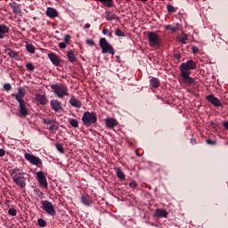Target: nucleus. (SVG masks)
Instances as JSON below:
<instances>
[{
    "label": "nucleus",
    "mask_w": 228,
    "mask_h": 228,
    "mask_svg": "<svg viewBox=\"0 0 228 228\" xmlns=\"http://www.w3.org/2000/svg\"><path fill=\"white\" fill-rule=\"evenodd\" d=\"M197 62L193 60H189L186 62H183L180 65V77H182V83L186 86H192L196 84L195 78L191 77V70L197 69Z\"/></svg>",
    "instance_id": "obj_1"
},
{
    "label": "nucleus",
    "mask_w": 228,
    "mask_h": 228,
    "mask_svg": "<svg viewBox=\"0 0 228 228\" xmlns=\"http://www.w3.org/2000/svg\"><path fill=\"white\" fill-rule=\"evenodd\" d=\"M50 88L58 99L62 100L64 97L69 96V87L64 84L56 83L50 85Z\"/></svg>",
    "instance_id": "obj_2"
},
{
    "label": "nucleus",
    "mask_w": 228,
    "mask_h": 228,
    "mask_svg": "<svg viewBox=\"0 0 228 228\" xmlns=\"http://www.w3.org/2000/svg\"><path fill=\"white\" fill-rule=\"evenodd\" d=\"M81 120L86 127H91L98 121L97 113L94 111H86L84 112Z\"/></svg>",
    "instance_id": "obj_3"
},
{
    "label": "nucleus",
    "mask_w": 228,
    "mask_h": 228,
    "mask_svg": "<svg viewBox=\"0 0 228 228\" xmlns=\"http://www.w3.org/2000/svg\"><path fill=\"white\" fill-rule=\"evenodd\" d=\"M20 169H13L12 172V181L13 183L20 186V188H25L27 185V177L25 176L26 174L24 172L15 173L19 172Z\"/></svg>",
    "instance_id": "obj_4"
},
{
    "label": "nucleus",
    "mask_w": 228,
    "mask_h": 228,
    "mask_svg": "<svg viewBox=\"0 0 228 228\" xmlns=\"http://www.w3.org/2000/svg\"><path fill=\"white\" fill-rule=\"evenodd\" d=\"M148 42L151 48L159 49L161 47V39L158 33L151 31L148 32Z\"/></svg>",
    "instance_id": "obj_5"
},
{
    "label": "nucleus",
    "mask_w": 228,
    "mask_h": 228,
    "mask_svg": "<svg viewBox=\"0 0 228 228\" xmlns=\"http://www.w3.org/2000/svg\"><path fill=\"white\" fill-rule=\"evenodd\" d=\"M99 45L100 48L102 49V53L103 54H110V55H115L116 51L113 48V46L108 42V40L105 37L100 38L99 41Z\"/></svg>",
    "instance_id": "obj_6"
},
{
    "label": "nucleus",
    "mask_w": 228,
    "mask_h": 228,
    "mask_svg": "<svg viewBox=\"0 0 228 228\" xmlns=\"http://www.w3.org/2000/svg\"><path fill=\"white\" fill-rule=\"evenodd\" d=\"M41 208L49 216H56V210L53 204L50 200H41Z\"/></svg>",
    "instance_id": "obj_7"
},
{
    "label": "nucleus",
    "mask_w": 228,
    "mask_h": 228,
    "mask_svg": "<svg viewBox=\"0 0 228 228\" xmlns=\"http://www.w3.org/2000/svg\"><path fill=\"white\" fill-rule=\"evenodd\" d=\"M24 159L37 167H40L43 165V160L39 157L35 156L31 153L26 152L24 154Z\"/></svg>",
    "instance_id": "obj_8"
},
{
    "label": "nucleus",
    "mask_w": 228,
    "mask_h": 228,
    "mask_svg": "<svg viewBox=\"0 0 228 228\" xmlns=\"http://www.w3.org/2000/svg\"><path fill=\"white\" fill-rule=\"evenodd\" d=\"M36 179L41 187L45 189L48 188V182L44 171L36 172Z\"/></svg>",
    "instance_id": "obj_9"
},
{
    "label": "nucleus",
    "mask_w": 228,
    "mask_h": 228,
    "mask_svg": "<svg viewBox=\"0 0 228 228\" xmlns=\"http://www.w3.org/2000/svg\"><path fill=\"white\" fill-rule=\"evenodd\" d=\"M12 96L15 97L18 103H23L25 102L23 98L26 96V89L24 87H19L18 93L12 94Z\"/></svg>",
    "instance_id": "obj_10"
},
{
    "label": "nucleus",
    "mask_w": 228,
    "mask_h": 228,
    "mask_svg": "<svg viewBox=\"0 0 228 228\" xmlns=\"http://www.w3.org/2000/svg\"><path fill=\"white\" fill-rule=\"evenodd\" d=\"M206 100L215 107H223L222 101L218 99L216 96H215V94L207 95Z\"/></svg>",
    "instance_id": "obj_11"
},
{
    "label": "nucleus",
    "mask_w": 228,
    "mask_h": 228,
    "mask_svg": "<svg viewBox=\"0 0 228 228\" xmlns=\"http://www.w3.org/2000/svg\"><path fill=\"white\" fill-rule=\"evenodd\" d=\"M50 106H51V109L56 113L63 111L62 102H60L59 100H51Z\"/></svg>",
    "instance_id": "obj_12"
},
{
    "label": "nucleus",
    "mask_w": 228,
    "mask_h": 228,
    "mask_svg": "<svg viewBox=\"0 0 228 228\" xmlns=\"http://www.w3.org/2000/svg\"><path fill=\"white\" fill-rule=\"evenodd\" d=\"M19 113L21 118H26L29 116V111L28 107L26 106V102L19 103Z\"/></svg>",
    "instance_id": "obj_13"
},
{
    "label": "nucleus",
    "mask_w": 228,
    "mask_h": 228,
    "mask_svg": "<svg viewBox=\"0 0 228 228\" xmlns=\"http://www.w3.org/2000/svg\"><path fill=\"white\" fill-rule=\"evenodd\" d=\"M47 56L53 66H55V67L60 66L61 59L58 57L57 54H55L54 53H50L47 54Z\"/></svg>",
    "instance_id": "obj_14"
},
{
    "label": "nucleus",
    "mask_w": 228,
    "mask_h": 228,
    "mask_svg": "<svg viewBox=\"0 0 228 228\" xmlns=\"http://www.w3.org/2000/svg\"><path fill=\"white\" fill-rule=\"evenodd\" d=\"M45 14L49 19H55L56 17H59L58 11L53 7H47Z\"/></svg>",
    "instance_id": "obj_15"
},
{
    "label": "nucleus",
    "mask_w": 228,
    "mask_h": 228,
    "mask_svg": "<svg viewBox=\"0 0 228 228\" xmlns=\"http://www.w3.org/2000/svg\"><path fill=\"white\" fill-rule=\"evenodd\" d=\"M71 107L76 109H81L82 108V102L77 99L74 95H72L69 101Z\"/></svg>",
    "instance_id": "obj_16"
},
{
    "label": "nucleus",
    "mask_w": 228,
    "mask_h": 228,
    "mask_svg": "<svg viewBox=\"0 0 228 228\" xmlns=\"http://www.w3.org/2000/svg\"><path fill=\"white\" fill-rule=\"evenodd\" d=\"M66 56L70 63L77 62V53H75L73 50H69V52H67Z\"/></svg>",
    "instance_id": "obj_17"
},
{
    "label": "nucleus",
    "mask_w": 228,
    "mask_h": 228,
    "mask_svg": "<svg viewBox=\"0 0 228 228\" xmlns=\"http://www.w3.org/2000/svg\"><path fill=\"white\" fill-rule=\"evenodd\" d=\"M36 101L42 106H45L48 103L46 95L40 94H36Z\"/></svg>",
    "instance_id": "obj_18"
},
{
    "label": "nucleus",
    "mask_w": 228,
    "mask_h": 228,
    "mask_svg": "<svg viewBox=\"0 0 228 228\" xmlns=\"http://www.w3.org/2000/svg\"><path fill=\"white\" fill-rule=\"evenodd\" d=\"M155 216L159 218H167L168 216V212L166 209L157 208L155 210Z\"/></svg>",
    "instance_id": "obj_19"
},
{
    "label": "nucleus",
    "mask_w": 228,
    "mask_h": 228,
    "mask_svg": "<svg viewBox=\"0 0 228 228\" xmlns=\"http://www.w3.org/2000/svg\"><path fill=\"white\" fill-rule=\"evenodd\" d=\"M180 24H176V25H172V24H168L165 26V29H167V31H171L172 33H178L180 31Z\"/></svg>",
    "instance_id": "obj_20"
},
{
    "label": "nucleus",
    "mask_w": 228,
    "mask_h": 228,
    "mask_svg": "<svg viewBox=\"0 0 228 228\" xmlns=\"http://www.w3.org/2000/svg\"><path fill=\"white\" fill-rule=\"evenodd\" d=\"M9 32H10V28L6 25L0 24V39H4V36L6 34H9Z\"/></svg>",
    "instance_id": "obj_21"
},
{
    "label": "nucleus",
    "mask_w": 228,
    "mask_h": 228,
    "mask_svg": "<svg viewBox=\"0 0 228 228\" xmlns=\"http://www.w3.org/2000/svg\"><path fill=\"white\" fill-rule=\"evenodd\" d=\"M150 86L153 89L160 87V80L158 77H152L150 79Z\"/></svg>",
    "instance_id": "obj_22"
},
{
    "label": "nucleus",
    "mask_w": 228,
    "mask_h": 228,
    "mask_svg": "<svg viewBox=\"0 0 228 228\" xmlns=\"http://www.w3.org/2000/svg\"><path fill=\"white\" fill-rule=\"evenodd\" d=\"M106 126H107L108 128L113 129L118 126V121L114 118H107L106 119Z\"/></svg>",
    "instance_id": "obj_23"
},
{
    "label": "nucleus",
    "mask_w": 228,
    "mask_h": 228,
    "mask_svg": "<svg viewBox=\"0 0 228 228\" xmlns=\"http://www.w3.org/2000/svg\"><path fill=\"white\" fill-rule=\"evenodd\" d=\"M81 202L86 207H90L93 204V201L90 199L89 195H82L81 196Z\"/></svg>",
    "instance_id": "obj_24"
},
{
    "label": "nucleus",
    "mask_w": 228,
    "mask_h": 228,
    "mask_svg": "<svg viewBox=\"0 0 228 228\" xmlns=\"http://www.w3.org/2000/svg\"><path fill=\"white\" fill-rule=\"evenodd\" d=\"M9 6L13 11V13H21V10L20 8V4H16L15 2L10 3Z\"/></svg>",
    "instance_id": "obj_25"
},
{
    "label": "nucleus",
    "mask_w": 228,
    "mask_h": 228,
    "mask_svg": "<svg viewBox=\"0 0 228 228\" xmlns=\"http://www.w3.org/2000/svg\"><path fill=\"white\" fill-rule=\"evenodd\" d=\"M105 19H106V20H119V18L116 14H113L110 12H105Z\"/></svg>",
    "instance_id": "obj_26"
},
{
    "label": "nucleus",
    "mask_w": 228,
    "mask_h": 228,
    "mask_svg": "<svg viewBox=\"0 0 228 228\" xmlns=\"http://www.w3.org/2000/svg\"><path fill=\"white\" fill-rule=\"evenodd\" d=\"M116 175H117V177L119 180H121V181H125L126 180V174L122 171V169L120 167L117 168Z\"/></svg>",
    "instance_id": "obj_27"
},
{
    "label": "nucleus",
    "mask_w": 228,
    "mask_h": 228,
    "mask_svg": "<svg viewBox=\"0 0 228 228\" xmlns=\"http://www.w3.org/2000/svg\"><path fill=\"white\" fill-rule=\"evenodd\" d=\"M8 53L7 55L12 58V59H15L18 60L19 58V53L12 49H7Z\"/></svg>",
    "instance_id": "obj_28"
},
{
    "label": "nucleus",
    "mask_w": 228,
    "mask_h": 228,
    "mask_svg": "<svg viewBox=\"0 0 228 228\" xmlns=\"http://www.w3.org/2000/svg\"><path fill=\"white\" fill-rule=\"evenodd\" d=\"M26 51L31 54H34L36 53V48L32 44L27 43L26 45Z\"/></svg>",
    "instance_id": "obj_29"
},
{
    "label": "nucleus",
    "mask_w": 228,
    "mask_h": 228,
    "mask_svg": "<svg viewBox=\"0 0 228 228\" xmlns=\"http://www.w3.org/2000/svg\"><path fill=\"white\" fill-rule=\"evenodd\" d=\"M68 121H69V126L71 127L78 128L79 123H78V121L77 119H75V118H69Z\"/></svg>",
    "instance_id": "obj_30"
},
{
    "label": "nucleus",
    "mask_w": 228,
    "mask_h": 228,
    "mask_svg": "<svg viewBox=\"0 0 228 228\" xmlns=\"http://www.w3.org/2000/svg\"><path fill=\"white\" fill-rule=\"evenodd\" d=\"M37 224L39 227L45 228L47 226V222L44 218H38Z\"/></svg>",
    "instance_id": "obj_31"
},
{
    "label": "nucleus",
    "mask_w": 228,
    "mask_h": 228,
    "mask_svg": "<svg viewBox=\"0 0 228 228\" xmlns=\"http://www.w3.org/2000/svg\"><path fill=\"white\" fill-rule=\"evenodd\" d=\"M115 36L118 37H126L125 32H123L120 28H116Z\"/></svg>",
    "instance_id": "obj_32"
},
{
    "label": "nucleus",
    "mask_w": 228,
    "mask_h": 228,
    "mask_svg": "<svg viewBox=\"0 0 228 228\" xmlns=\"http://www.w3.org/2000/svg\"><path fill=\"white\" fill-rule=\"evenodd\" d=\"M56 150L61 153V154H64L65 153V150L64 147L62 146V144L61 143H56L55 144Z\"/></svg>",
    "instance_id": "obj_33"
},
{
    "label": "nucleus",
    "mask_w": 228,
    "mask_h": 228,
    "mask_svg": "<svg viewBox=\"0 0 228 228\" xmlns=\"http://www.w3.org/2000/svg\"><path fill=\"white\" fill-rule=\"evenodd\" d=\"M101 3L102 6H105L106 8H111V6H113V1H102Z\"/></svg>",
    "instance_id": "obj_34"
},
{
    "label": "nucleus",
    "mask_w": 228,
    "mask_h": 228,
    "mask_svg": "<svg viewBox=\"0 0 228 228\" xmlns=\"http://www.w3.org/2000/svg\"><path fill=\"white\" fill-rule=\"evenodd\" d=\"M26 69L29 72H34L36 68L31 62H28L26 63Z\"/></svg>",
    "instance_id": "obj_35"
},
{
    "label": "nucleus",
    "mask_w": 228,
    "mask_h": 228,
    "mask_svg": "<svg viewBox=\"0 0 228 228\" xmlns=\"http://www.w3.org/2000/svg\"><path fill=\"white\" fill-rule=\"evenodd\" d=\"M8 215L11 216H17V209L14 208H10L8 209Z\"/></svg>",
    "instance_id": "obj_36"
},
{
    "label": "nucleus",
    "mask_w": 228,
    "mask_h": 228,
    "mask_svg": "<svg viewBox=\"0 0 228 228\" xmlns=\"http://www.w3.org/2000/svg\"><path fill=\"white\" fill-rule=\"evenodd\" d=\"M167 10L168 13H175V12H176V9L172 4H167Z\"/></svg>",
    "instance_id": "obj_37"
},
{
    "label": "nucleus",
    "mask_w": 228,
    "mask_h": 228,
    "mask_svg": "<svg viewBox=\"0 0 228 228\" xmlns=\"http://www.w3.org/2000/svg\"><path fill=\"white\" fill-rule=\"evenodd\" d=\"M3 88L5 92H10L12 89V85L10 83L4 84Z\"/></svg>",
    "instance_id": "obj_38"
},
{
    "label": "nucleus",
    "mask_w": 228,
    "mask_h": 228,
    "mask_svg": "<svg viewBox=\"0 0 228 228\" xmlns=\"http://www.w3.org/2000/svg\"><path fill=\"white\" fill-rule=\"evenodd\" d=\"M70 40H71V36L70 35H65V37H64L65 44L69 45L70 44Z\"/></svg>",
    "instance_id": "obj_39"
},
{
    "label": "nucleus",
    "mask_w": 228,
    "mask_h": 228,
    "mask_svg": "<svg viewBox=\"0 0 228 228\" xmlns=\"http://www.w3.org/2000/svg\"><path fill=\"white\" fill-rule=\"evenodd\" d=\"M188 40L187 36H183L180 37L179 42L183 45H186V41Z\"/></svg>",
    "instance_id": "obj_40"
},
{
    "label": "nucleus",
    "mask_w": 228,
    "mask_h": 228,
    "mask_svg": "<svg viewBox=\"0 0 228 228\" xmlns=\"http://www.w3.org/2000/svg\"><path fill=\"white\" fill-rule=\"evenodd\" d=\"M49 130L52 131V132L58 131L59 130V126L57 125H51L49 126Z\"/></svg>",
    "instance_id": "obj_41"
},
{
    "label": "nucleus",
    "mask_w": 228,
    "mask_h": 228,
    "mask_svg": "<svg viewBox=\"0 0 228 228\" xmlns=\"http://www.w3.org/2000/svg\"><path fill=\"white\" fill-rule=\"evenodd\" d=\"M210 126L215 129L217 130L219 128V123L211 121Z\"/></svg>",
    "instance_id": "obj_42"
},
{
    "label": "nucleus",
    "mask_w": 228,
    "mask_h": 228,
    "mask_svg": "<svg viewBox=\"0 0 228 228\" xmlns=\"http://www.w3.org/2000/svg\"><path fill=\"white\" fill-rule=\"evenodd\" d=\"M207 144L215 146V145L216 144V142L214 141V140L211 139V138H208V139H207Z\"/></svg>",
    "instance_id": "obj_43"
},
{
    "label": "nucleus",
    "mask_w": 228,
    "mask_h": 228,
    "mask_svg": "<svg viewBox=\"0 0 228 228\" xmlns=\"http://www.w3.org/2000/svg\"><path fill=\"white\" fill-rule=\"evenodd\" d=\"M86 44L90 45V46H94L95 45V42L93 39H86Z\"/></svg>",
    "instance_id": "obj_44"
},
{
    "label": "nucleus",
    "mask_w": 228,
    "mask_h": 228,
    "mask_svg": "<svg viewBox=\"0 0 228 228\" xmlns=\"http://www.w3.org/2000/svg\"><path fill=\"white\" fill-rule=\"evenodd\" d=\"M129 187L131 189H135L137 187V183L136 181L133 180L132 182L129 183Z\"/></svg>",
    "instance_id": "obj_45"
},
{
    "label": "nucleus",
    "mask_w": 228,
    "mask_h": 228,
    "mask_svg": "<svg viewBox=\"0 0 228 228\" xmlns=\"http://www.w3.org/2000/svg\"><path fill=\"white\" fill-rule=\"evenodd\" d=\"M59 48H60L61 50H65V49L67 48V43H65V42H61V43L59 44Z\"/></svg>",
    "instance_id": "obj_46"
},
{
    "label": "nucleus",
    "mask_w": 228,
    "mask_h": 228,
    "mask_svg": "<svg viewBox=\"0 0 228 228\" xmlns=\"http://www.w3.org/2000/svg\"><path fill=\"white\" fill-rule=\"evenodd\" d=\"M43 121H44V124L45 125H52L53 123V121L50 118H47V119L44 118Z\"/></svg>",
    "instance_id": "obj_47"
},
{
    "label": "nucleus",
    "mask_w": 228,
    "mask_h": 228,
    "mask_svg": "<svg viewBox=\"0 0 228 228\" xmlns=\"http://www.w3.org/2000/svg\"><path fill=\"white\" fill-rule=\"evenodd\" d=\"M191 51L193 54H198L200 52V49L197 46H192Z\"/></svg>",
    "instance_id": "obj_48"
},
{
    "label": "nucleus",
    "mask_w": 228,
    "mask_h": 228,
    "mask_svg": "<svg viewBox=\"0 0 228 228\" xmlns=\"http://www.w3.org/2000/svg\"><path fill=\"white\" fill-rule=\"evenodd\" d=\"M174 59H175L176 61H181L182 56L179 53H175L174 54Z\"/></svg>",
    "instance_id": "obj_49"
},
{
    "label": "nucleus",
    "mask_w": 228,
    "mask_h": 228,
    "mask_svg": "<svg viewBox=\"0 0 228 228\" xmlns=\"http://www.w3.org/2000/svg\"><path fill=\"white\" fill-rule=\"evenodd\" d=\"M191 145H197V143H198L197 139L196 138H191Z\"/></svg>",
    "instance_id": "obj_50"
},
{
    "label": "nucleus",
    "mask_w": 228,
    "mask_h": 228,
    "mask_svg": "<svg viewBox=\"0 0 228 228\" xmlns=\"http://www.w3.org/2000/svg\"><path fill=\"white\" fill-rule=\"evenodd\" d=\"M5 156V151L4 149H0V157L3 158Z\"/></svg>",
    "instance_id": "obj_51"
},
{
    "label": "nucleus",
    "mask_w": 228,
    "mask_h": 228,
    "mask_svg": "<svg viewBox=\"0 0 228 228\" xmlns=\"http://www.w3.org/2000/svg\"><path fill=\"white\" fill-rule=\"evenodd\" d=\"M110 32V30L108 28H102V34L104 36H107V34Z\"/></svg>",
    "instance_id": "obj_52"
},
{
    "label": "nucleus",
    "mask_w": 228,
    "mask_h": 228,
    "mask_svg": "<svg viewBox=\"0 0 228 228\" xmlns=\"http://www.w3.org/2000/svg\"><path fill=\"white\" fill-rule=\"evenodd\" d=\"M223 126L228 130V120L223 123Z\"/></svg>",
    "instance_id": "obj_53"
},
{
    "label": "nucleus",
    "mask_w": 228,
    "mask_h": 228,
    "mask_svg": "<svg viewBox=\"0 0 228 228\" xmlns=\"http://www.w3.org/2000/svg\"><path fill=\"white\" fill-rule=\"evenodd\" d=\"M90 28H91V24L90 23L85 24V28L86 29H89Z\"/></svg>",
    "instance_id": "obj_54"
},
{
    "label": "nucleus",
    "mask_w": 228,
    "mask_h": 228,
    "mask_svg": "<svg viewBox=\"0 0 228 228\" xmlns=\"http://www.w3.org/2000/svg\"><path fill=\"white\" fill-rule=\"evenodd\" d=\"M107 37H109L110 38H111V37H113L112 32H109V33L107 34Z\"/></svg>",
    "instance_id": "obj_55"
},
{
    "label": "nucleus",
    "mask_w": 228,
    "mask_h": 228,
    "mask_svg": "<svg viewBox=\"0 0 228 228\" xmlns=\"http://www.w3.org/2000/svg\"><path fill=\"white\" fill-rule=\"evenodd\" d=\"M2 62V61L0 60V63Z\"/></svg>",
    "instance_id": "obj_56"
}]
</instances>
